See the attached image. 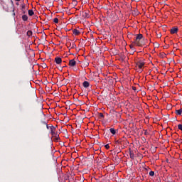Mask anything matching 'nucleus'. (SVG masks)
Listing matches in <instances>:
<instances>
[{"mask_svg":"<svg viewBox=\"0 0 182 182\" xmlns=\"http://www.w3.org/2000/svg\"><path fill=\"white\" fill-rule=\"evenodd\" d=\"M21 8L22 9H25V5H22Z\"/></svg>","mask_w":182,"mask_h":182,"instance_id":"32","label":"nucleus"},{"mask_svg":"<svg viewBox=\"0 0 182 182\" xmlns=\"http://www.w3.org/2000/svg\"><path fill=\"white\" fill-rule=\"evenodd\" d=\"M54 139V141H59V140H60V138L59 137V135H56L55 136H53Z\"/></svg>","mask_w":182,"mask_h":182,"instance_id":"14","label":"nucleus"},{"mask_svg":"<svg viewBox=\"0 0 182 182\" xmlns=\"http://www.w3.org/2000/svg\"><path fill=\"white\" fill-rule=\"evenodd\" d=\"M73 4L74 5V6H76V5H77V1L76 0H73Z\"/></svg>","mask_w":182,"mask_h":182,"instance_id":"20","label":"nucleus"},{"mask_svg":"<svg viewBox=\"0 0 182 182\" xmlns=\"http://www.w3.org/2000/svg\"><path fill=\"white\" fill-rule=\"evenodd\" d=\"M55 63H57V65H60V63H62V58L59 57H55Z\"/></svg>","mask_w":182,"mask_h":182,"instance_id":"5","label":"nucleus"},{"mask_svg":"<svg viewBox=\"0 0 182 182\" xmlns=\"http://www.w3.org/2000/svg\"><path fill=\"white\" fill-rule=\"evenodd\" d=\"M109 132H110V133H112V134H113V135L116 134V129H114V128H111V129H109Z\"/></svg>","mask_w":182,"mask_h":182,"instance_id":"13","label":"nucleus"},{"mask_svg":"<svg viewBox=\"0 0 182 182\" xmlns=\"http://www.w3.org/2000/svg\"><path fill=\"white\" fill-rule=\"evenodd\" d=\"M33 95L34 97H36V92L33 91Z\"/></svg>","mask_w":182,"mask_h":182,"instance_id":"28","label":"nucleus"},{"mask_svg":"<svg viewBox=\"0 0 182 182\" xmlns=\"http://www.w3.org/2000/svg\"><path fill=\"white\" fill-rule=\"evenodd\" d=\"M140 61H141V60H138V61L136 62V66H138V67H139V63H140Z\"/></svg>","mask_w":182,"mask_h":182,"instance_id":"26","label":"nucleus"},{"mask_svg":"<svg viewBox=\"0 0 182 182\" xmlns=\"http://www.w3.org/2000/svg\"><path fill=\"white\" fill-rule=\"evenodd\" d=\"M142 140H146V138L144 136L141 137Z\"/></svg>","mask_w":182,"mask_h":182,"instance_id":"33","label":"nucleus"},{"mask_svg":"<svg viewBox=\"0 0 182 182\" xmlns=\"http://www.w3.org/2000/svg\"><path fill=\"white\" fill-rule=\"evenodd\" d=\"M129 157L130 159H132V160H134V153L133 152V151H132V149L129 148Z\"/></svg>","mask_w":182,"mask_h":182,"instance_id":"6","label":"nucleus"},{"mask_svg":"<svg viewBox=\"0 0 182 182\" xmlns=\"http://www.w3.org/2000/svg\"><path fill=\"white\" fill-rule=\"evenodd\" d=\"M53 22H54L55 23H59V18H55L53 19Z\"/></svg>","mask_w":182,"mask_h":182,"instance_id":"17","label":"nucleus"},{"mask_svg":"<svg viewBox=\"0 0 182 182\" xmlns=\"http://www.w3.org/2000/svg\"><path fill=\"white\" fill-rule=\"evenodd\" d=\"M22 20L24 21V22H26V21H28V16L26 14L23 15Z\"/></svg>","mask_w":182,"mask_h":182,"instance_id":"12","label":"nucleus"},{"mask_svg":"<svg viewBox=\"0 0 182 182\" xmlns=\"http://www.w3.org/2000/svg\"><path fill=\"white\" fill-rule=\"evenodd\" d=\"M99 117H100V119H105V115L103 114V113H100Z\"/></svg>","mask_w":182,"mask_h":182,"instance_id":"16","label":"nucleus"},{"mask_svg":"<svg viewBox=\"0 0 182 182\" xmlns=\"http://www.w3.org/2000/svg\"><path fill=\"white\" fill-rule=\"evenodd\" d=\"M178 129L179 130H182V124H178Z\"/></svg>","mask_w":182,"mask_h":182,"instance_id":"23","label":"nucleus"},{"mask_svg":"<svg viewBox=\"0 0 182 182\" xmlns=\"http://www.w3.org/2000/svg\"><path fill=\"white\" fill-rule=\"evenodd\" d=\"M149 131H147V129L144 130V135L145 136H149Z\"/></svg>","mask_w":182,"mask_h":182,"instance_id":"21","label":"nucleus"},{"mask_svg":"<svg viewBox=\"0 0 182 182\" xmlns=\"http://www.w3.org/2000/svg\"><path fill=\"white\" fill-rule=\"evenodd\" d=\"M50 127V132H51V134H52L53 137H55V136L59 135L58 134V132H55L56 128L53 125H51Z\"/></svg>","mask_w":182,"mask_h":182,"instance_id":"2","label":"nucleus"},{"mask_svg":"<svg viewBox=\"0 0 182 182\" xmlns=\"http://www.w3.org/2000/svg\"><path fill=\"white\" fill-rule=\"evenodd\" d=\"M82 17L83 18H89V14L87 13H82Z\"/></svg>","mask_w":182,"mask_h":182,"instance_id":"15","label":"nucleus"},{"mask_svg":"<svg viewBox=\"0 0 182 182\" xmlns=\"http://www.w3.org/2000/svg\"><path fill=\"white\" fill-rule=\"evenodd\" d=\"M73 33L74 35H75V36L80 35V31H79L77 29L73 30Z\"/></svg>","mask_w":182,"mask_h":182,"instance_id":"8","label":"nucleus"},{"mask_svg":"<svg viewBox=\"0 0 182 182\" xmlns=\"http://www.w3.org/2000/svg\"><path fill=\"white\" fill-rule=\"evenodd\" d=\"M161 56L162 58H166V53H161Z\"/></svg>","mask_w":182,"mask_h":182,"instance_id":"24","label":"nucleus"},{"mask_svg":"<svg viewBox=\"0 0 182 182\" xmlns=\"http://www.w3.org/2000/svg\"><path fill=\"white\" fill-rule=\"evenodd\" d=\"M105 149H110V146H109V144H106L105 145Z\"/></svg>","mask_w":182,"mask_h":182,"instance_id":"25","label":"nucleus"},{"mask_svg":"<svg viewBox=\"0 0 182 182\" xmlns=\"http://www.w3.org/2000/svg\"><path fill=\"white\" fill-rule=\"evenodd\" d=\"M42 124H43L44 126H48V122L43 121L41 122Z\"/></svg>","mask_w":182,"mask_h":182,"instance_id":"22","label":"nucleus"},{"mask_svg":"<svg viewBox=\"0 0 182 182\" xmlns=\"http://www.w3.org/2000/svg\"><path fill=\"white\" fill-rule=\"evenodd\" d=\"M143 66H144V63H143L141 60L139 62L138 68L139 69H142Z\"/></svg>","mask_w":182,"mask_h":182,"instance_id":"9","label":"nucleus"},{"mask_svg":"<svg viewBox=\"0 0 182 182\" xmlns=\"http://www.w3.org/2000/svg\"><path fill=\"white\" fill-rule=\"evenodd\" d=\"M116 143H117V144H120V141L117 140L116 141Z\"/></svg>","mask_w":182,"mask_h":182,"instance_id":"31","label":"nucleus"},{"mask_svg":"<svg viewBox=\"0 0 182 182\" xmlns=\"http://www.w3.org/2000/svg\"><path fill=\"white\" fill-rule=\"evenodd\" d=\"M149 176H151V177H153V176H154V171H151L149 172Z\"/></svg>","mask_w":182,"mask_h":182,"instance_id":"19","label":"nucleus"},{"mask_svg":"<svg viewBox=\"0 0 182 182\" xmlns=\"http://www.w3.org/2000/svg\"><path fill=\"white\" fill-rule=\"evenodd\" d=\"M82 86L85 89H87V87H89V86H90V84L87 81H84L83 83H82Z\"/></svg>","mask_w":182,"mask_h":182,"instance_id":"7","label":"nucleus"},{"mask_svg":"<svg viewBox=\"0 0 182 182\" xmlns=\"http://www.w3.org/2000/svg\"><path fill=\"white\" fill-rule=\"evenodd\" d=\"M69 66H70L71 68H75V66H76V61L75 60V59L70 60Z\"/></svg>","mask_w":182,"mask_h":182,"instance_id":"3","label":"nucleus"},{"mask_svg":"<svg viewBox=\"0 0 182 182\" xmlns=\"http://www.w3.org/2000/svg\"><path fill=\"white\" fill-rule=\"evenodd\" d=\"M46 127H47L48 129H50V127H49V125L48 124L46 125Z\"/></svg>","mask_w":182,"mask_h":182,"instance_id":"29","label":"nucleus"},{"mask_svg":"<svg viewBox=\"0 0 182 182\" xmlns=\"http://www.w3.org/2000/svg\"><path fill=\"white\" fill-rule=\"evenodd\" d=\"M132 90H136V87H132Z\"/></svg>","mask_w":182,"mask_h":182,"instance_id":"30","label":"nucleus"},{"mask_svg":"<svg viewBox=\"0 0 182 182\" xmlns=\"http://www.w3.org/2000/svg\"><path fill=\"white\" fill-rule=\"evenodd\" d=\"M27 36H32V31H27Z\"/></svg>","mask_w":182,"mask_h":182,"instance_id":"18","label":"nucleus"},{"mask_svg":"<svg viewBox=\"0 0 182 182\" xmlns=\"http://www.w3.org/2000/svg\"><path fill=\"white\" fill-rule=\"evenodd\" d=\"M28 15H29V16H33V15H35L33 10H32V9L28 10Z\"/></svg>","mask_w":182,"mask_h":182,"instance_id":"11","label":"nucleus"},{"mask_svg":"<svg viewBox=\"0 0 182 182\" xmlns=\"http://www.w3.org/2000/svg\"><path fill=\"white\" fill-rule=\"evenodd\" d=\"M22 14H26V10L22 9Z\"/></svg>","mask_w":182,"mask_h":182,"instance_id":"27","label":"nucleus"},{"mask_svg":"<svg viewBox=\"0 0 182 182\" xmlns=\"http://www.w3.org/2000/svg\"><path fill=\"white\" fill-rule=\"evenodd\" d=\"M143 41H144V38H143V34L139 33L136 35V37L134 38V43L136 46H143V45H144Z\"/></svg>","mask_w":182,"mask_h":182,"instance_id":"1","label":"nucleus"},{"mask_svg":"<svg viewBox=\"0 0 182 182\" xmlns=\"http://www.w3.org/2000/svg\"><path fill=\"white\" fill-rule=\"evenodd\" d=\"M177 32H178V28L177 27H173L171 29V35H174V33H177Z\"/></svg>","mask_w":182,"mask_h":182,"instance_id":"4","label":"nucleus"},{"mask_svg":"<svg viewBox=\"0 0 182 182\" xmlns=\"http://www.w3.org/2000/svg\"><path fill=\"white\" fill-rule=\"evenodd\" d=\"M176 114H178V116H181V114H182V109L181 108L180 109H176Z\"/></svg>","mask_w":182,"mask_h":182,"instance_id":"10","label":"nucleus"},{"mask_svg":"<svg viewBox=\"0 0 182 182\" xmlns=\"http://www.w3.org/2000/svg\"><path fill=\"white\" fill-rule=\"evenodd\" d=\"M16 1H21V0H16Z\"/></svg>","mask_w":182,"mask_h":182,"instance_id":"34","label":"nucleus"}]
</instances>
